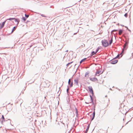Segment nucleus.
Here are the masks:
<instances>
[{"label": "nucleus", "mask_w": 133, "mask_h": 133, "mask_svg": "<svg viewBox=\"0 0 133 133\" xmlns=\"http://www.w3.org/2000/svg\"><path fill=\"white\" fill-rule=\"evenodd\" d=\"M117 62L118 60H113L111 62V63L112 64H115L117 63Z\"/></svg>", "instance_id": "6"}, {"label": "nucleus", "mask_w": 133, "mask_h": 133, "mask_svg": "<svg viewBox=\"0 0 133 133\" xmlns=\"http://www.w3.org/2000/svg\"><path fill=\"white\" fill-rule=\"evenodd\" d=\"M70 82H71L70 79H69V81H68V84L69 85L70 84Z\"/></svg>", "instance_id": "28"}, {"label": "nucleus", "mask_w": 133, "mask_h": 133, "mask_svg": "<svg viewBox=\"0 0 133 133\" xmlns=\"http://www.w3.org/2000/svg\"><path fill=\"white\" fill-rule=\"evenodd\" d=\"M123 32V30H120L119 31L118 34L119 35H121L122 33Z\"/></svg>", "instance_id": "12"}, {"label": "nucleus", "mask_w": 133, "mask_h": 133, "mask_svg": "<svg viewBox=\"0 0 133 133\" xmlns=\"http://www.w3.org/2000/svg\"><path fill=\"white\" fill-rule=\"evenodd\" d=\"M68 89H67V91H68Z\"/></svg>", "instance_id": "33"}, {"label": "nucleus", "mask_w": 133, "mask_h": 133, "mask_svg": "<svg viewBox=\"0 0 133 133\" xmlns=\"http://www.w3.org/2000/svg\"><path fill=\"white\" fill-rule=\"evenodd\" d=\"M117 31V30H113V31H112L113 32H114V31Z\"/></svg>", "instance_id": "30"}, {"label": "nucleus", "mask_w": 133, "mask_h": 133, "mask_svg": "<svg viewBox=\"0 0 133 133\" xmlns=\"http://www.w3.org/2000/svg\"><path fill=\"white\" fill-rule=\"evenodd\" d=\"M127 44V43H125L124 44V45L123 49L122 50V53H123V52L124 51V49H125V50L126 49V48L125 49V46H126Z\"/></svg>", "instance_id": "10"}, {"label": "nucleus", "mask_w": 133, "mask_h": 133, "mask_svg": "<svg viewBox=\"0 0 133 133\" xmlns=\"http://www.w3.org/2000/svg\"><path fill=\"white\" fill-rule=\"evenodd\" d=\"M70 87H72V86H73V83H72V82L71 83V84H70Z\"/></svg>", "instance_id": "27"}, {"label": "nucleus", "mask_w": 133, "mask_h": 133, "mask_svg": "<svg viewBox=\"0 0 133 133\" xmlns=\"http://www.w3.org/2000/svg\"><path fill=\"white\" fill-rule=\"evenodd\" d=\"M99 48H98L96 50V52H94V51H92V55H94L99 50Z\"/></svg>", "instance_id": "8"}, {"label": "nucleus", "mask_w": 133, "mask_h": 133, "mask_svg": "<svg viewBox=\"0 0 133 133\" xmlns=\"http://www.w3.org/2000/svg\"><path fill=\"white\" fill-rule=\"evenodd\" d=\"M16 26L14 27L12 29L11 33H12L14 32V31L16 29Z\"/></svg>", "instance_id": "15"}, {"label": "nucleus", "mask_w": 133, "mask_h": 133, "mask_svg": "<svg viewBox=\"0 0 133 133\" xmlns=\"http://www.w3.org/2000/svg\"><path fill=\"white\" fill-rule=\"evenodd\" d=\"M75 110H76V115H78V111H77V109L76 108H75Z\"/></svg>", "instance_id": "24"}, {"label": "nucleus", "mask_w": 133, "mask_h": 133, "mask_svg": "<svg viewBox=\"0 0 133 133\" xmlns=\"http://www.w3.org/2000/svg\"><path fill=\"white\" fill-rule=\"evenodd\" d=\"M89 125H88V126L87 128V129L86 130L85 133H87V132L88 131V130L89 128Z\"/></svg>", "instance_id": "18"}, {"label": "nucleus", "mask_w": 133, "mask_h": 133, "mask_svg": "<svg viewBox=\"0 0 133 133\" xmlns=\"http://www.w3.org/2000/svg\"><path fill=\"white\" fill-rule=\"evenodd\" d=\"M3 122V121H2L1 122V123H2Z\"/></svg>", "instance_id": "32"}, {"label": "nucleus", "mask_w": 133, "mask_h": 133, "mask_svg": "<svg viewBox=\"0 0 133 133\" xmlns=\"http://www.w3.org/2000/svg\"><path fill=\"white\" fill-rule=\"evenodd\" d=\"M41 16L43 17H46V16H45L44 15V14H42L41 15Z\"/></svg>", "instance_id": "29"}, {"label": "nucleus", "mask_w": 133, "mask_h": 133, "mask_svg": "<svg viewBox=\"0 0 133 133\" xmlns=\"http://www.w3.org/2000/svg\"><path fill=\"white\" fill-rule=\"evenodd\" d=\"M122 53H121V54H120V55H118L117 56V57H119V56H120V55H121V57H122V56L123 55V54H122Z\"/></svg>", "instance_id": "22"}, {"label": "nucleus", "mask_w": 133, "mask_h": 133, "mask_svg": "<svg viewBox=\"0 0 133 133\" xmlns=\"http://www.w3.org/2000/svg\"><path fill=\"white\" fill-rule=\"evenodd\" d=\"M2 118L3 119V121H5V118H4V116L3 115H2Z\"/></svg>", "instance_id": "21"}, {"label": "nucleus", "mask_w": 133, "mask_h": 133, "mask_svg": "<svg viewBox=\"0 0 133 133\" xmlns=\"http://www.w3.org/2000/svg\"><path fill=\"white\" fill-rule=\"evenodd\" d=\"M112 38H111V39L110 41L109 44L110 45L112 43Z\"/></svg>", "instance_id": "19"}, {"label": "nucleus", "mask_w": 133, "mask_h": 133, "mask_svg": "<svg viewBox=\"0 0 133 133\" xmlns=\"http://www.w3.org/2000/svg\"><path fill=\"white\" fill-rule=\"evenodd\" d=\"M95 109H94V112H93V114H92V115H93V117L92 119V120H93L95 117Z\"/></svg>", "instance_id": "13"}, {"label": "nucleus", "mask_w": 133, "mask_h": 133, "mask_svg": "<svg viewBox=\"0 0 133 133\" xmlns=\"http://www.w3.org/2000/svg\"><path fill=\"white\" fill-rule=\"evenodd\" d=\"M32 123V121L30 122V123Z\"/></svg>", "instance_id": "31"}, {"label": "nucleus", "mask_w": 133, "mask_h": 133, "mask_svg": "<svg viewBox=\"0 0 133 133\" xmlns=\"http://www.w3.org/2000/svg\"><path fill=\"white\" fill-rule=\"evenodd\" d=\"M93 102L92 98L91 96H90V98H87L86 100L85 103H89Z\"/></svg>", "instance_id": "2"}, {"label": "nucleus", "mask_w": 133, "mask_h": 133, "mask_svg": "<svg viewBox=\"0 0 133 133\" xmlns=\"http://www.w3.org/2000/svg\"><path fill=\"white\" fill-rule=\"evenodd\" d=\"M74 83L76 85H78V80L77 79L74 80Z\"/></svg>", "instance_id": "9"}, {"label": "nucleus", "mask_w": 133, "mask_h": 133, "mask_svg": "<svg viewBox=\"0 0 133 133\" xmlns=\"http://www.w3.org/2000/svg\"><path fill=\"white\" fill-rule=\"evenodd\" d=\"M124 16L127 17V16H128V15H127V13H126L124 15Z\"/></svg>", "instance_id": "26"}, {"label": "nucleus", "mask_w": 133, "mask_h": 133, "mask_svg": "<svg viewBox=\"0 0 133 133\" xmlns=\"http://www.w3.org/2000/svg\"><path fill=\"white\" fill-rule=\"evenodd\" d=\"M15 19V22H17V24H18L20 21L19 20V19H15H15Z\"/></svg>", "instance_id": "14"}, {"label": "nucleus", "mask_w": 133, "mask_h": 133, "mask_svg": "<svg viewBox=\"0 0 133 133\" xmlns=\"http://www.w3.org/2000/svg\"><path fill=\"white\" fill-rule=\"evenodd\" d=\"M6 21V20H5L1 24H0V29H2Z\"/></svg>", "instance_id": "4"}, {"label": "nucleus", "mask_w": 133, "mask_h": 133, "mask_svg": "<svg viewBox=\"0 0 133 133\" xmlns=\"http://www.w3.org/2000/svg\"><path fill=\"white\" fill-rule=\"evenodd\" d=\"M88 88L89 92L92 94H93V92L92 87H89Z\"/></svg>", "instance_id": "3"}, {"label": "nucleus", "mask_w": 133, "mask_h": 133, "mask_svg": "<svg viewBox=\"0 0 133 133\" xmlns=\"http://www.w3.org/2000/svg\"><path fill=\"white\" fill-rule=\"evenodd\" d=\"M101 74V72L100 71L97 70L96 73L95 75L98 76L99 75V74Z\"/></svg>", "instance_id": "7"}, {"label": "nucleus", "mask_w": 133, "mask_h": 133, "mask_svg": "<svg viewBox=\"0 0 133 133\" xmlns=\"http://www.w3.org/2000/svg\"><path fill=\"white\" fill-rule=\"evenodd\" d=\"M90 79L92 81L95 82L97 81V79L96 78H90Z\"/></svg>", "instance_id": "5"}, {"label": "nucleus", "mask_w": 133, "mask_h": 133, "mask_svg": "<svg viewBox=\"0 0 133 133\" xmlns=\"http://www.w3.org/2000/svg\"><path fill=\"white\" fill-rule=\"evenodd\" d=\"M89 73L88 72H87L85 73V77L87 78H88L89 77Z\"/></svg>", "instance_id": "11"}, {"label": "nucleus", "mask_w": 133, "mask_h": 133, "mask_svg": "<svg viewBox=\"0 0 133 133\" xmlns=\"http://www.w3.org/2000/svg\"><path fill=\"white\" fill-rule=\"evenodd\" d=\"M22 19L24 21H25L26 18H25V17H23L22 18Z\"/></svg>", "instance_id": "23"}, {"label": "nucleus", "mask_w": 133, "mask_h": 133, "mask_svg": "<svg viewBox=\"0 0 133 133\" xmlns=\"http://www.w3.org/2000/svg\"><path fill=\"white\" fill-rule=\"evenodd\" d=\"M103 45L105 47H107L108 45V43L107 40H103L102 41Z\"/></svg>", "instance_id": "1"}, {"label": "nucleus", "mask_w": 133, "mask_h": 133, "mask_svg": "<svg viewBox=\"0 0 133 133\" xmlns=\"http://www.w3.org/2000/svg\"><path fill=\"white\" fill-rule=\"evenodd\" d=\"M15 19V18H9L8 19H7L6 20V21L8 20H10V21H11L12 20H13V19Z\"/></svg>", "instance_id": "16"}, {"label": "nucleus", "mask_w": 133, "mask_h": 133, "mask_svg": "<svg viewBox=\"0 0 133 133\" xmlns=\"http://www.w3.org/2000/svg\"><path fill=\"white\" fill-rule=\"evenodd\" d=\"M73 62H71L70 63H68V64H67L66 65V66L68 67V65L70 64H71V63H72Z\"/></svg>", "instance_id": "20"}, {"label": "nucleus", "mask_w": 133, "mask_h": 133, "mask_svg": "<svg viewBox=\"0 0 133 133\" xmlns=\"http://www.w3.org/2000/svg\"><path fill=\"white\" fill-rule=\"evenodd\" d=\"M25 16L26 17V18H27L29 17V15H26V14H25Z\"/></svg>", "instance_id": "25"}, {"label": "nucleus", "mask_w": 133, "mask_h": 133, "mask_svg": "<svg viewBox=\"0 0 133 133\" xmlns=\"http://www.w3.org/2000/svg\"><path fill=\"white\" fill-rule=\"evenodd\" d=\"M86 59V58H85L82 60L80 62V63L81 64L83 62L85 61Z\"/></svg>", "instance_id": "17"}]
</instances>
